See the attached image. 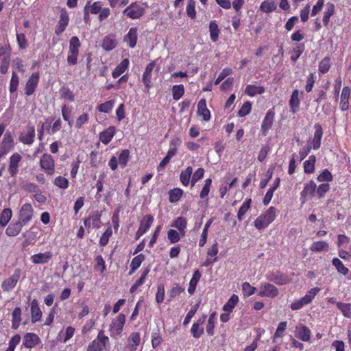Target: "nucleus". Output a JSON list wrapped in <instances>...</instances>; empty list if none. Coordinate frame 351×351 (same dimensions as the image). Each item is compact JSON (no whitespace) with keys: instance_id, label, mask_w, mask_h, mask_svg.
Wrapping results in <instances>:
<instances>
[{"instance_id":"obj_1","label":"nucleus","mask_w":351,"mask_h":351,"mask_svg":"<svg viewBox=\"0 0 351 351\" xmlns=\"http://www.w3.org/2000/svg\"><path fill=\"white\" fill-rule=\"evenodd\" d=\"M276 211L277 209L274 206H270L255 219L254 227L258 230L267 228L276 219Z\"/></svg>"},{"instance_id":"obj_2","label":"nucleus","mask_w":351,"mask_h":351,"mask_svg":"<svg viewBox=\"0 0 351 351\" xmlns=\"http://www.w3.org/2000/svg\"><path fill=\"white\" fill-rule=\"evenodd\" d=\"M81 47L80 41L77 36H72L69 40L67 63L69 65H75L77 62L79 49Z\"/></svg>"},{"instance_id":"obj_3","label":"nucleus","mask_w":351,"mask_h":351,"mask_svg":"<svg viewBox=\"0 0 351 351\" xmlns=\"http://www.w3.org/2000/svg\"><path fill=\"white\" fill-rule=\"evenodd\" d=\"M110 339L104 335V331H99L97 337L88 346L86 351H103L109 344Z\"/></svg>"},{"instance_id":"obj_4","label":"nucleus","mask_w":351,"mask_h":351,"mask_svg":"<svg viewBox=\"0 0 351 351\" xmlns=\"http://www.w3.org/2000/svg\"><path fill=\"white\" fill-rule=\"evenodd\" d=\"M125 323V316L123 313H119L118 316L112 319L109 326V332L111 337L117 339L123 330Z\"/></svg>"},{"instance_id":"obj_5","label":"nucleus","mask_w":351,"mask_h":351,"mask_svg":"<svg viewBox=\"0 0 351 351\" xmlns=\"http://www.w3.org/2000/svg\"><path fill=\"white\" fill-rule=\"evenodd\" d=\"M145 12V7L142 6L136 1L132 2L123 11L124 15L132 20L140 19L144 15Z\"/></svg>"},{"instance_id":"obj_6","label":"nucleus","mask_w":351,"mask_h":351,"mask_svg":"<svg viewBox=\"0 0 351 351\" xmlns=\"http://www.w3.org/2000/svg\"><path fill=\"white\" fill-rule=\"evenodd\" d=\"M22 274L23 271L20 268L15 269L13 274L2 282L1 287L3 291L4 292L12 291L16 286Z\"/></svg>"},{"instance_id":"obj_7","label":"nucleus","mask_w":351,"mask_h":351,"mask_svg":"<svg viewBox=\"0 0 351 351\" xmlns=\"http://www.w3.org/2000/svg\"><path fill=\"white\" fill-rule=\"evenodd\" d=\"M34 216V208L31 204H24L19 211L18 221H20L22 225H27L32 219Z\"/></svg>"},{"instance_id":"obj_8","label":"nucleus","mask_w":351,"mask_h":351,"mask_svg":"<svg viewBox=\"0 0 351 351\" xmlns=\"http://www.w3.org/2000/svg\"><path fill=\"white\" fill-rule=\"evenodd\" d=\"M40 168L47 175L52 176L55 173V162L53 157L49 154H44L40 159Z\"/></svg>"},{"instance_id":"obj_9","label":"nucleus","mask_w":351,"mask_h":351,"mask_svg":"<svg viewBox=\"0 0 351 351\" xmlns=\"http://www.w3.org/2000/svg\"><path fill=\"white\" fill-rule=\"evenodd\" d=\"M275 108L268 110L261 123V132L263 136L268 134L269 130L272 128L275 120Z\"/></svg>"},{"instance_id":"obj_10","label":"nucleus","mask_w":351,"mask_h":351,"mask_svg":"<svg viewBox=\"0 0 351 351\" xmlns=\"http://www.w3.org/2000/svg\"><path fill=\"white\" fill-rule=\"evenodd\" d=\"M317 184L313 180H310L304 184L300 193V202L304 204L308 199L312 198L316 193Z\"/></svg>"},{"instance_id":"obj_11","label":"nucleus","mask_w":351,"mask_h":351,"mask_svg":"<svg viewBox=\"0 0 351 351\" xmlns=\"http://www.w3.org/2000/svg\"><path fill=\"white\" fill-rule=\"evenodd\" d=\"M40 75L38 72H34L30 75L24 88L26 96H30L34 94L38 85Z\"/></svg>"},{"instance_id":"obj_12","label":"nucleus","mask_w":351,"mask_h":351,"mask_svg":"<svg viewBox=\"0 0 351 351\" xmlns=\"http://www.w3.org/2000/svg\"><path fill=\"white\" fill-rule=\"evenodd\" d=\"M14 147V140L10 132H7L0 144V159L4 157Z\"/></svg>"},{"instance_id":"obj_13","label":"nucleus","mask_w":351,"mask_h":351,"mask_svg":"<svg viewBox=\"0 0 351 351\" xmlns=\"http://www.w3.org/2000/svg\"><path fill=\"white\" fill-rule=\"evenodd\" d=\"M84 110L85 111L80 114L75 121V128L77 130L82 128L84 125L89 122L90 118V113L92 112L93 106L90 104L86 105Z\"/></svg>"},{"instance_id":"obj_14","label":"nucleus","mask_w":351,"mask_h":351,"mask_svg":"<svg viewBox=\"0 0 351 351\" xmlns=\"http://www.w3.org/2000/svg\"><path fill=\"white\" fill-rule=\"evenodd\" d=\"M266 279L278 285H284L290 282L289 277L280 271L270 272L267 274Z\"/></svg>"},{"instance_id":"obj_15","label":"nucleus","mask_w":351,"mask_h":351,"mask_svg":"<svg viewBox=\"0 0 351 351\" xmlns=\"http://www.w3.org/2000/svg\"><path fill=\"white\" fill-rule=\"evenodd\" d=\"M22 160V156L17 152L11 155L9 158L8 172L11 177H14L19 172V164Z\"/></svg>"},{"instance_id":"obj_16","label":"nucleus","mask_w":351,"mask_h":351,"mask_svg":"<svg viewBox=\"0 0 351 351\" xmlns=\"http://www.w3.org/2000/svg\"><path fill=\"white\" fill-rule=\"evenodd\" d=\"M40 343L41 340L38 335L34 332H27L23 336L22 346L28 349H32L39 345Z\"/></svg>"},{"instance_id":"obj_17","label":"nucleus","mask_w":351,"mask_h":351,"mask_svg":"<svg viewBox=\"0 0 351 351\" xmlns=\"http://www.w3.org/2000/svg\"><path fill=\"white\" fill-rule=\"evenodd\" d=\"M278 293V289L274 285L269 283H264L261 285L258 295L273 298L276 297Z\"/></svg>"},{"instance_id":"obj_18","label":"nucleus","mask_w":351,"mask_h":351,"mask_svg":"<svg viewBox=\"0 0 351 351\" xmlns=\"http://www.w3.org/2000/svg\"><path fill=\"white\" fill-rule=\"evenodd\" d=\"M69 22V14H68L67 11L66 10V9L63 8L60 11V19L58 22V25H56V29H55L56 34L59 36L62 33H63L65 31L66 27L68 26Z\"/></svg>"},{"instance_id":"obj_19","label":"nucleus","mask_w":351,"mask_h":351,"mask_svg":"<svg viewBox=\"0 0 351 351\" xmlns=\"http://www.w3.org/2000/svg\"><path fill=\"white\" fill-rule=\"evenodd\" d=\"M155 66L156 62L154 61L151 62L146 66L145 71L143 74L142 82L147 91L151 88L152 71Z\"/></svg>"},{"instance_id":"obj_20","label":"nucleus","mask_w":351,"mask_h":351,"mask_svg":"<svg viewBox=\"0 0 351 351\" xmlns=\"http://www.w3.org/2000/svg\"><path fill=\"white\" fill-rule=\"evenodd\" d=\"M351 95V89L348 86H344L340 95V109L342 111L348 110L349 108V100Z\"/></svg>"},{"instance_id":"obj_21","label":"nucleus","mask_w":351,"mask_h":351,"mask_svg":"<svg viewBox=\"0 0 351 351\" xmlns=\"http://www.w3.org/2000/svg\"><path fill=\"white\" fill-rule=\"evenodd\" d=\"M197 114L205 121L210 119V112L206 106V100L204 98L201 99L197 104Z\"/></svg>"},{"instance_id":"obj_22","label":"nucleus","mask_w":351,"mask_h":351,"mask_svg":"<svg viewBox=\"0 0 351 351\" xmlns=\"http://www.w3.org/2000/svg\"><path fill=\"white\" fill-rule=\"evenodd\" d=\"M52 256V252L49 251L34 254L31 256L30 259L34 264H45L47 263L51 259Z\"/></svg>"},{"instance_id":"obj_23","label":"nucleus","mask_w":351,"mask_h":351,"mask_svg":"<svg viewBox=\"0 0 351 351\" xmlns=\"http://www.w3.org/2000/svg\"><path fill=\"white\" fill-rule=\"evenodd\" d=\"M315 133L312 142V148L315 150L318 149L321 146V141L323 136V130L321 125L318 123L314 125Z\"/></svg>"},{"instance_id":"obj_24","label":"nucleus","mask_w":351,"mask_h":351,"mask_svg":"<svg viewBox=\"0 0 351 351\" xmlns=\"http://www.w3.org/2000/svg\"><path fill=\"white\" fill-rule=\"evenodd\" d=\"M141 343L140 333L137 332H132L128 337V344L126 346L127 351H136L137 347Z\"/></svg>"},{"instance_id":"obj_25","label":"nucleus","mask_w":351,"mask_h":351,"mask_svg":"<svg viewBox=\"0 0 351 351\" xmlns=\"http://www.w3.org/2000/svg\"><path fill=\"white\" fill-rule=\"evenodd\" d=\"M116 129L114 126L108 127L106 130L99 133V140L104 145H108L115 134Z\"/></svg>"},{"instance_id":"obj_26","label":"nucleus","mask_w":351,"mask_h":351,"mask_svg":"<svg viewBox=\"0 0 351 351\" xmlns=\"http://www.w3.org/2000/svg\"><path fill=\"white\" fill-rule=\"evenodd\" d=\"M31 317L32 322L36 323L40 320L42 317V311L38 306V302L36 299H34L31 302Z\"/></svg>"},{"instance_id":"obj_27","label":"nucleus","mask_w":351,"mask_h":351,"mask_svg":"<svg viewBox=\"0 0 351 351\" xmlns=\"http://www.w3.org/2000/svg\"><path fill=\"white\" fill-rule=\"evenodd\" d=\"M138 29L136 27H131L128 33L124 36V41L130 48H134L137 43Z\"/></svg>"},{"instance_id":"obj_28","label":"nucleus","mask_w":351,"mask_h":351,"mask_svg":"<svg viewBox=\"0 0 351 351\" xmlns=\"http://www.w3.org/2000/svg\"><path fill=\"white\" fill-rule=\"evenodd\" d=\"M171 226L177 228L178 232L181 233V235H185L187 227V219L183 217H178L172 221Z\"/></svg>"},{"instance_id":"obj_29","label":"nucleus","mask_w":351,"mask_h":351,"mask_svg":"<svg viewBox=\"0 0 351 351\" xmlns=\"http://www.w3.org/2000/svg\"><path fill=\"white\" fill-rule=\"evenodd\" d=\"M23 226H24V225H22V223L19 221H12L7 227L5 234L9 237H15L20 233Z\"/></svg>"},{"instance_id":"obj_30","label":"nucleus","mask_w":351,"mask_h":351,"mask_svg":"<svg viewBox=\"0 0 351 351\" xmlns=\"http://www.w3.org/2000/svg\"><path fill=\"white\" fill-rule=\"evenodd\" d=\"M35 137V129L34 126H28L25 134H21L19 140L24 144L31 145L33 143Z\"/></svg>"},{"instance_id":"obj_31","label":"nucleus","mask_w":351,"mask_h":351,"mask_svg":"<svg viewBox=\"0 0 351 351\" xmlns=\"http://www.w3.org/2000/svg\"><path fill=\"white\" fill-rule=\"evenodd\" d=\"M130 61L128 58L123 59L112 71V76L113 78H117L122 75L128 68Z\"/></svg>"},{"instance_id":"obj_32","label":"nucleus","mask_w":351,"mask_h":351,"mask_svg":"<svg viewBox=\"0 0 351 351\" xmlns=\"http://www.w3.org/2000/svg\"><path fill=\"white\" fill-rule=\"evenodd\" d=\"M265 88L263 86H256L254 84H249L246 86L244 93L247 96L251 97H254L256 95H261L264 93Z\"/></svg>"},{"instance_id":"obj_33","label":"nucleus","mask_w":351,"mask_h":351,"mask_svg":"<svg viewBox=\"0 0 351 351\" xmlns=\"http://www.w3.org/2000/svg\"><path fill=\"white\" fill-rule=\"evenodd\" d=\"M145 256L143 254H140L135 257H134L131 261L130 265V271L129 274L132 275L134 274L138 268L140 267L142 263L145 261Z\"/></svg>"},{"instance_id":"obj_34","label":"nucleus","mask_w":351,"mask_h":351,"mask_svg":"<svg viewBox=\"0 0 351 351\" xmlns=\"http://www.w3.org/2000/svg\"><path fill=\"white\" fill-rule=\"evenodd\" d=\"M201 276L202 274L198 269L193 272V276L189 282V286L188 287V292L189 294L193 295L195 293L197 285L201 278Z\"/></svg>"},{"instance_id":"obj_35","label":"nucleus","mask_w":351,"mask_h":351,"mask_svg":"<svg viewBox=\"0 0 351 351\" xmlns=\"http://www.w3.org/2000/svg\"><path fill=\"white\" fill-rule=\"evenodd\" d=\"M305 49L304 43H299L293 47L291 52V60L295 62L300 56L303 53Z\"/></svg>"},{"instance_id":"obj_36","label":"nucleus","mask_w":351,"mask_h":351,"mask_svg":"<svg viewBox=\"0 0 351 351\" xmlns=\"http://www.w3.org/2000/svg\"><path fill=\"white\" fill-rule=\"evenodd\" d=\"M335 6L332 3H328L326 4V10L324 12L323 23L325 27H327L330 22V17L335 14Z\"/></svg>"},{"instance_id":"obj_37","label":"nucleus","mask_w":351,"mask_h":351,"mask_svg":"<svg viewBox=\"0 0 351 351\" xmlns=\"http://www.w3.org/2000/svg\"><path fill=\"white\" fill-rule=\"evenodd\" d=\"M21 322V309L20 307H16L12 313V328L16 330L19 328Z\"/></svg>"},{"instance_id":"obj_38","label":"nucleus","mask_w":351,"mask_h":351,"mask_svg":"<svg viewBox=\"0 0 351 351\" xmlns=\"http://www.w3.org/2000/svg\"><path fill=\"white\" fill-rule=\"evenodd\" d=\"M193 168L187 167L184 171H182L180 175V180L181 183L187 186L190 183V180L192 178Z\"/></svg>"},{"instance_id":"obj_39","label":"nucleus","mask_w":351,"mask_h":351,"mask_svg":"<svg viewBox=\"0 0 351 351\" xmlns=\"http://www.w3.org/2000/svg\"><path fill=\"white\" fill-rule=\"evenodd\" d=\"M300 99H299V91L295 89L292 92L290 100H289V106L291 109V112L295 113L297 112L299 106H300Z\"/></svg>"},{"instance_id":"obj_40","label":"nucleus","mask_w":351,"mask_h":351,"mask_svg":"<svg viewBox=\"0 0 351 351\" xmlns=\"http://www.w3.org/2000/svg\"><path fill=\"white\" fill-rule=\"evenodd\" d=\"M259 9L261 12L269 14L276 11L277 5L274 1L265 0L261 3Z\"/></svg>"},{"instance_id":"obj_41","label":"nucleus","mask_w":351,"mask_h":351,"mask_svg":"<svg viewBox=\"0 0 351 351\" xmlns=\"http://www.w3.org/2000/svg\"><path fill=\"white\" fill-rule=\"evenodd\" d=\"M311 332L310 329L306 326H302L300 328L296 329V336L303 341H308L311 339Z\"/></svg>"},{"instance_id":"obj_42","label":"nucleus","mask_w":351,"mask_h":351,"mask_svg":"<svg viewBox=\"0 0 351 351\" xmlns=\"http://www.w3.org/2000/svg\"><path fill=\"white\" fill-rule=\"evenodd\" d=\"M310 250L314 252H320L322 251L327 252L329 250V246L328 243L326 241H315L311 245Z\"/></svg>"},{"instance_id":"obj_43","label":"nucleus","mask_w":351,"mask_h":351,"mask_svg":"<svg viewBox=\"0 0 351 351\" xmlns=\"http://www.w3.org/2000/svg\"><path fill=\"white\" fill-rule=\"evenodd\" d=\"M210 38L213 42H216L219 38L220 29L216 21H211L209 23Z\"/></svg>"},{"instance_id":"obj_44","label":"nucleus","mask_w":351,"mask_h":351,"mask_svg":"<svg viewBox=\"0 0 351 351\" xmlns=\"http://www.w3.org/2000/svg\"><path fill=\"white\" fill-rule=\"evenodd\" d=\"M154 222V217L151 215H145L140 221L139 228L145 233L149 229Z\"/></svg>"},{"instance_id":"obj_45","label":"nucleus","mask_w":351,"mask_h":351,"mask_svg":"<svg viewBox=\"0 0 351 351\" xmlns=\"http://www.w3.org/2000/svg\"><path fill=\"white\" fill-rule=\"evenodd\" d=\"M184 194L182 189L174 188L169 191V201L170 203L178 202Z\"/></svg>"},{"instance_id":"obj_46","label":"nucleus","mask_w":351,"mask_h":351,"mask_svg":"<svg viewBox=\"0 0 351 351\" xmlns=\"http://www.w3.org/2000/svg\"><path fill=\"white\" fill-rule=\"evenodd\" d=\"M239 302V297L236 294H232L228 302L223 305V311L231 313Z\"/></svg>"},{"instance_id":"obj_47","label":"nucleus","mask_w":351,"mask_h":351,"mask_svg":"<svg viewBox=\"0 0 351 351\" xmlns=\"http://www.w3.org/2000/svg\"><path fill=\"white\" fill-rule=\"evenodd\" d=\"M117 41L110 36H106L103 38L101 47L106 51H111L117 46Z\"/></svg>"},{"instance_id":"obj_48","label":"nucleus","mask_w":351,"mask_h":351,"mask_svg":"<svg viewBox=\"0 0 351 351\" xmlns=\"http://www.w3.org/2000/svg\"><path fill=\"white\" fill-rule=\"evenodd\" d=\"M72 108L66 104H62L61 106V113L63 119L66 121L70 127L72 126L73 121L71 119Z\"/></svg>"},{"instance_id":"obj_49","label":"nucleus","mask_w":351,"mask_h":351,"mask_svg":"<svg viewBox=\"0 0 351 351\" xmlns=\"http://www.w3.org/2000/svg\"><path fill=\"white\" fill-rule=\"evenodd\" d=\"M315 156L311 155L304 162V171L306 173H313L315 171Z\"/></svg>"},{"instance_id":"obj_50","label":"nucleus","mask_w":351,"mask_h":351,"mask_svg":"<svg viewBox=\"0 0 351 351\" xmlns=\"http://www.w3.org/2000/svg\"><path fill=\"white\" fill-rule=\"evenodd\" d=\"M19 84V77L16 71H12V76L9 84V91L11 94L14 93L18 90Z\"/></svg>"},{"instance_id":"obj_51","label":"nucleus","mask_w":351,"mask_h":351,"mask_svg":"<svg viewBox=\"0 0 351 351\" xmlns=\"http://www.w3.org/2000/svg\"><path fill=\"white\" fill-rule=\"evenodd\" d=\"M287 326V322L284 321L279 323L276 330L272 337L273 343H277V339L281 338L284 336L285 331Z\"/></svg>"},{"instance_id":"obj_52","label":"nucleus","mask_w":351,"mask_h":351,"mask_svg":"<svg viewBox=\"0 0 351 351\" xmlns=\"http://www.w3.org/2000/svg\"><path fill=\"white\" fill-rule=\"evenodd\" d=\"M10 52H8L6 56L3 57L0 60V73L5 74L8 73L10 64Z\"/></svg>"},{"instance_id":"obj_53","label":"nucleus","mask_w":351,"mask_h":351,"mask_svg":"<svg viewBox=\"0 0 351 351\" xmlns=\"http://www.w3.org/2000/svg\"><path fill=\"white\" fill-rule=\"evenodd\" d=\"M12 216V212L10 208H4L0 215V226L5 227Z\"/></svg>"},{"instance_id":"obj_54","label":"nucleus","mask_w":351,"mask_h":351,"mask_svg":"<svg viewBox=\"0 0 351 351\" xmlns=\"http://www.w3.org/2000/svg\"><path fill=\"white\" fill-rule=\"evenodd\" d=\"M337 308L343 315L347 318H351V303L337 302Z\"/></svg>"},{"instance_id":"obj_55","label":"nucleus","mask_w":351,"mask_h":351,"mask_svg":"<svg viewBox=\"0 0 351 351\" xmlns=\"http://www.w3.org/2000/svg\"><path fill=\"white\" fill-rule=\"evenodd\" d=\"M180 143V139L179 138H176L175 139H172L170 141L169 149V150L167 152V154L166 156H167L170 159L173 156H174L176 154V153H177L178 147L179 146Z\"/></svg>"},{"instance_id":"obj_56","label":"nucleus","mask_w":351,"mask_h":351,"mask_svg":"<svg viewBox=\"0 0 351 351\" xmlns=\"http://www.w3.org/2000/svg\"><path fill=\"white\" fill-rule=\"evenodd\" d=\"M252 199L251 198H247L245 202L242 204L237 213V218L239 220H241L243 216L246 214L247 210L251 207Z\"/></svg>"},{"instance_id":"obj_57","label":"nucleus","mask_w":351,"mask_h":351,"mask_svg":"<svg viewBox=\"0 0 351 351\" xmlns=\"http://www.w3.org/2000/svg\"><path fill=\"white\" fill-rule=\"evenodd\" d=\"M184 236L185 235H181L180 232H178L174 229H170L167 231V239L171 244L179 242L181 238Z\"/></svg>"},{"instance_id":"obj_58","label":"nucleus","mask_w":351,"mask_h":351,"mask_svg":"<svg viewBox=\"0 0 351 351\" xmlns=\"http://www.w3.org/2000/svg\"><path fill=\"white\" fill-rule=\"evenodd\" d=\"M101 215L98 210H95L90 214L88 217L91 221L93 228L98 229L101 227Z\"/></svg>"},{"instance_id":"obj_59","label":"nucleus","mask_w":351,"mask_h":351,"mask_svg":"<svg viewBox=\"0 0 351 351\" xmlns=\"http://www.w3.org/2000/svg\"><path fill=\"white\" fill-rule=\"evenodd\" d=\"M152 346L153 348H158L162 341V338L160 335V331L158 328L156 330H153L152 332Z\"/></svg>"},{"instance_id":"obj_60","label":"nucleus","mask_w":351,"mask_h":351,"mask_svg":"<svg viewBox=\"0 0 351 351\" xmlns=\"http://www.w3.org/2000/svg\"><path fill=\"white\" fill-rule=\"evenodd\" d=\"M330 66V58L326 56L319 62L318 66L319 71L322 74H325L329 71Z\"/></svg>"},{"instance_id":"obj_61","label":"nucleus","mask_w":351,"mask_h":351,"mask_svg":"<svg viewBox=\"0 0 351 351\" xmlns=\"http://www.w3.org/2000/svg\"><path fill=\"white\" fill-rule=\"evenodd\" d=\"M184 94V86L183 84L174 85L172 87L173 99L178 101Z\"/></svg>"},{"instance_id":"obj_62","label":"nucleus","mask_w":351,"mask_h":351,"mask_svg":"<svg viewBox=\"0 0 351 351\" xmlns=\"http://www.w3.org/2000/svg\"><path fill=\"white\" fill-rule=\"evenodd\" d=\"M60 94L62 99L73 102L75 100L73 93L68 88L63 86L60 89Z\"/></svg>"},{"instance_id":"obj_63","label":"nucleus","mask_w":351,"mask_h":351,"mask_svg":"<svg viewBox=\"0 0 351 351\" xmlns=\"http://www.w3.org/2000/svg\"><path fill=\"white\" fill-rule=\"evenodd\" d=\"M130 152L128 149H123L119 154L118 162L121 168H125L127 166L129 160Z\"/></svg>"},{"instance_id":"obj_64","label":"nucleus","mask_w":351,"mask_h":351,"mask_svg":"<svg viewBox=\"0 0 351 351\" xmlns=\"http://www.w3.org/2000/svg\"><path fill=\"white\" fill-rule=\"evenodd\" d=\"M332 265L335 267L338 272L343 275H347L349 272V269L344 266L343 263L338 258H334L332 260Z\"/></svg>"}]
</instances>
